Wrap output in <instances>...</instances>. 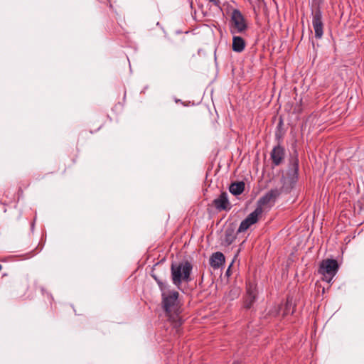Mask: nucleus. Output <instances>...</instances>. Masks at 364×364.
<instances>
[{
	"label": "nucleus",
	"instance_id": "1",
	"mask_svg": "<svg viewBox=\"0 0 364 364\" xmlns=\"http://www.w3.org/2000/svg\"><path fill=\"white\" fill-rule=\"evenodd\" d=\"M192 265L188 261H184L179 264L172 263L171 266V279L173 284L179 287L182 282L191 281V272Z\"/></svg>",
	"mask_w": 364,
	"mask_h": 364
},
{
	"label": "nucleus",
	"instance_id": "8",
	"mask_svg": "<svg viewBox=\"0 0 364 364\" xmlns=\"http://www.w3.org/2000/svg\"><path fill=\"white\" fill-rule=\"evenodd\" d=\"M213 204L218 211L230 210L232 208L226 192L221 193L218 198H215L213 200Z\"/></svg>",
	"mask_w": 364,
	"mask_h": 364
},
{
	"label": "nucleus",
	"instance_id": "16",
	"mask_svg": "<svg viewBox=\"0 0 364 364\" xmlns=\"http://www.w3.org/2000/svg\"><path fill=\"white\" fill-rule=\"evenodd\" d=\"M295 306L292 303L291 300H289V299L287 300L284 311H283V316H286L288 314H292L294 311Z\"/></svg>",
	"mask_w": 364,
	"mask_h": 364
},
{
	"label": "nucleus",
	"instance_id": "20",
	"mask_svg": "<svg viewBox=\"0 0 364 364\" xmlns=\"http://www.w3.org/2000/svg\"><path fill=\"white\" fill-rule=\"evenodd\" d=\"M284 181H286V180H287V178H284ZM285 183H286V181H284V186L285 185Z\"/></svg>",
	"mask_w": 364,
	"mask_h": 364
},
{
	"label": "nucleus",
	"instance_id": "6",
	"mask_svg": "<svg viewBox=\"0 0 364 364\" xmlns=\"http://www.w3.org/2000/svg\"><path fill=\"white\" fill-rule=\"evenodd\" d=\"M312 16V26L315 32V37L318 39L321 38L323 34L322 13L319 9H317L313 11Z\"/></svg>",
	"mask_w": 364,
	"mask_h": 364
},
{
	"label": "nucleus",
	"instance_id": "3",
	"mask_svg": "<svg viewBox=\"0 0 364 364\" xmlns=\"http://www.w3.org/2000/svg\"><path fill=\"white\" fill-rule=\"evenodd\" d=\"M231 23L232 34L243 33L247 28L244 16H242L241 12L237 9L233 10L232 13Z\"/></svg>",
	"mask_w": 364,
	"mask_h": 364
},
{
	"label": "nucleus",
	"instance_id": "17",
	"mask_svg": "<svg viewBox=\"0 0 364 364\" xmlns=\"http://www.w3.org/2000/svg\"><path fill=\"white\" fill-rule=\"evenodd\" d=\"M171 318L173 320V327L176 329V331H178V328L182 325L183 321L178 315L173 316Z\"/></svg>",
	"mask_w": 364,
	"mask_h": 364
},
{
	"label": "nucleus",
	"instance_id": "10",
	"mask_svg": "<svg viewBox=\"0 0 364 364\" xmlns=\"http://www.w3.org/2000/svg\"><path fill=\"white\" fill-rule=\"evenodd\" d=\"M282 190L278 188L271 189L264 196H262L258 201L260 205H265L275 200L281 195Z\"/></svg>",
	"mask_w": 364,
	"mask_h": 364
},
{
	"label": "nucleus",
	"instance_id": "18",
	"mask_svg": "<svg viewBox=\"0 0 364 364\" xmlns=\"http://www.w3.org/2000/svg\"><path fill=\"white\" fill-rule=\"evenodd\" d=\"M151 275L158 284L160 289L164 291L166 289V284L154 273H152Z\"/></svg>",
	"mask_w": 364,
	"mask_h": 364
},
{
	"label": "nucleus",
	"instance_id": "4",
	"mask_svg": "<svg viewBox=\"0 0 364 364\" xmlns=\"http://www.w3.org/2000/svg\"><path fill=\"white\" fill-rule=\"evenodd\" d=\"M262 213V209L261 207H257L256 209L247 215V217L243 220L237 231V233H240L246 231L251 225L255 224L258 221L259 216Z\"/></svg>",
	"mask_w": 364,
	"mask_h": 364
},
{
	"label": "nucleus",
	"instance_id": "7",
	"mask_svg": "<svg viewBox=\"0 0 364 364\" xmlns=\"http://www.w3.org/2000/svg\"><path fill=\"white\" fill-rule=\"evenodd\" d=\"M257 289L254 284L249 283L246 287V295L244 300V308L250 309L257 299Z\"/></svg>",
	"mask_w": 364,
	"mask_h": 364
},
{
	"label": "nucleus",
	"instance_id": "13",
	"mask_svg": "<svg viewBox=\"0 0 364 364\" xmlns=\"http://www.w3.org/2000/svg\"><path fill=\"white\" fill-rule=\"evenodd\" d=\"M298 169H299L298 160L295 159L292 162L291 168L289 170V171L287 173V176L289 178V181H290L291 184L295 183L297 180Z\"/></svg>",
	"mask_w": 364,
	"mask_h": 364
},
{
	"label": "nucleus",
	"instance_id": "22",
	"mask_svg": "<svg viewBox=\"0 0 364 364\" xmlns=\"http://www.w3.org/2000/svg\"><path fill=\"white\" fill-rule=\"evenodd\" d=\"M2 269V266L0 264V271Z\"/></svg>",
	"mask_w": 364,
	"mask_h": 364
},
{
	"label": "nucleus",
	"instance_id": "14",
	"mask_svg": "<svg viewBox=\"0 0 364 364\" xmlns=\"http://www.w3.org/2000/svg\"><path fill=\"white\" fill-rule=\"evenodd\" d=\"M232 48L235 52L240 53L243 51L245 48L244 39L240 36H233Z\"/></svg>",
	"mask_w": 364,
	"mask_h": 364
},
{
	"label": "nucleus",
	"instance_id": "2",
	"mask_svg": "<svg viewBox=\"0 0 364 364\" xmlns=\"http://www.w3.org/2000/svg\"><path fill=\"white\" fill-rule=\"evenodd\" d=\"M338 270V264L336 259H326L323 260L319 267L318 272L323 275V280L330 283Z\"/></svg>",
	"mask_w": 364,
	"mask_h": 364
},
{
	"label": "nucleus",
	"instance_id": "15",
	"mask_svg": "<svg viewBox=\"0 0 364 364\" xmlns=\"http://www.w3.org/2000/svg\"><path fill=\"white\" fill-rule=\"evenodd\" d=\"M245 186V184L243 181L234 182L230 186L229 191L232 195L237 196L244 191Z\"/></svg>",
	"mask_w": 364,
	"mask_h": 364
},
{
	"label": "nucleus",
	"instance_id": "9",
	"mask_svg": "<svg viewBox=\"0 0 364 364\" xmlns=\"http://www.w3.org/2000/svg\"><path fill=\"white\" fill-rule=\"evenodd\" d=\"M285 149L283 146L277 145L271 151V159L274 166L280 165L284 159Z\"/></svg>",
	"mask_w": 364,
	"mask_h": 364
},
{
	"label": "nucleus",
	"instance_id": "21",
	"mask_svg": "<svg viewBox=\"0 0 364 364\" xmlns=\"http://www.w3.org/2000/svg\"><path fill=\"white\" fill-rule=\"evenodd\" d=\"M235 294H238V291L235 290Z\"/></svg>",
	"mask_w": 364,
	"mask_h": 364
},
{
	"label": "nucleus",
	"instance_id": "5",
	"mask_svg": "<svg viewBox=\"0 0 364 364\" xmlns=\"http://www.w3.org/2000/svg\"><path fill=\"white\" fill-rule=\"evenodd\" d=\"M178 292L176 291L171 292L167 296L164 293L162 294L163 305L164 310L167 314H170L176 311L178 306Z\"/></svg>",
	"mask_w": 364,
	"mask_h": 364
},
{
	"label": "nucleus",
	"instance_id": "11",
	"mask_svg": "<svg viewBox=\"0 0 364 364\" xmlns=\"http://www.w3.org/2000/svg\"><path fill=\"white\" fill-rule=\"evenodd\" d=\"M225 262V256L222 252H217L210 259V266L214 269L219 268Z\"/></svg>",
	"mask_w": 364,
	"mask_h": 364
},
{
	"label": "nucleus",
	"instance_id": "12",
	"mask_svg": "<svg viewBox=\"0 0 364 364\" xmlns=\"http://www.w3.org/2000/svg\"><path fill=\"white\" fill-rule=\"evenodd\" d=\"M235 229L232 226H229L225 229V237L223 240V242L225 245H230L236 239V235Z\"/></svg>",
	"mask_w": 364,
	"mask_h": 364
},
{
	"label": "nucleus",
	"instance_id": "19",
	"mask_svg": "<svg viewBox=\"0 0 364 364\" xmlns=\"http://www.w3.org/2000/svg\"><path fill=\"white\" fill-rule=\"evenodd\" d=\"M232 364H240V362H238V361H235V362H233V363H232Z\"/></svg>",
	"mask_w": 364,
	"mask_h": 364
}]
</instances>
